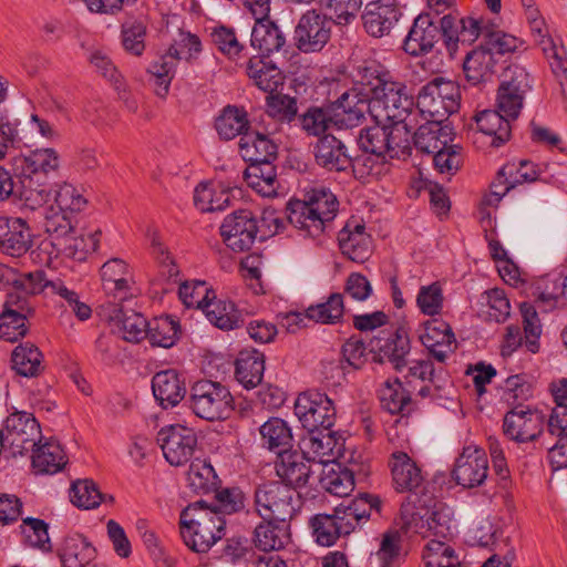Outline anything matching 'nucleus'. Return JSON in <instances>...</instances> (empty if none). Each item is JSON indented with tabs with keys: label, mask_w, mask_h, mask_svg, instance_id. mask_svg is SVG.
Segmentation results:
<instances>
[{
	"label": "nucleus",
	"mask_w": 567,
	"mask_h": 567,
	"mask_svg": "<svg viewBox=\"0 0 567 567\" xmlns=\"http://www.w3.org/2000/svg\"><path fill=\"white\" fill-rule=\"evenodd\" d=\"M338 206L337 197L329 189L312 187L303 198L288 203L287 218L300 235L317 238L337 216Z\"/></svg>",
	"instance_id": "2"
},
{
	"label": "nucleus",
	"mask_w": 567,
	"mask_h": 567,
	"mask_svg": "<svg viewBox=\"0 0 567 567\" xmlns=\"http://www.w3.org/2000/svg\"><path fill=\"white\" fill-rule=\"evenodd\" d=\"M437 34L439 28L431 14H419L404 40L403 49L413 56L427 53L433 49Z\"/></svg>",
	"instance_id": "28"
},
{
	"label": "nucleus",
	"mask_w": 567,
	"mask_h": 567,
	"mask_svg": "<svg viewBox=\"0 0 567 567\" xmlns=\"http://www.w3.org/2000/svg\"><path fill=\"white\" fill-rule=\"evenodd\" d=\"M60 166V157L54 148H39L33 151L30 156L22 154L13 155L8 167H2L6 174L14 176L25 175L39 178V174H49L56 172Z\"/></svg>",
	"instance_id": "21"
},
{
	"label": "nucleus",
	"mask_w": 567,
	"mask_h": 567,
	"mask_svg": "<svg viewBox=\"0 0 567 567\" xmlns=\"http://www.w3.org/2000/svg\"><path fill=\"white\" fill-rule=\"evenodd\" d=\"M544 422L545 417L540 411L517 404L505 414L503 432L514 442H533L543 433Z\"/></svg>",
	"instance_id": "13"
},
{
	"label": "nucleus",
	"mask_w": 567,
	"mask_h": 567,
	"mask_svg": "<svg viewBox=\"0 0 567 567\" xmlns=\"http://www.w3.org/2000/svg\"><path fill=\"white\" fill-rule=\"evenodd\" d=\"M12 198L22 202L31 210L42 207L52 198V189L34 176L6 174L2 172V200Z\"/></svg>",
	"instance_id": "12"
},
{
	"label": "nucleus",
	"mask_w": 567,
	"mask_h": 567,
	"mask_svg": "<svg viewBox=\"0 0 567 567\" xmlns=\"http://www.w3.org/2000/svg\"><path fill=\"white\" fill-rule=\"evenodd\" d=\"M246 72L258 89L269 94L284 84L282 72L276 65L259 58L249 59Z\"/></svg>",
	"instance_id": "44"
},
{
	"label": "nucleus",
	"mask_w": 567,
	"mask_h": 567,
	"mask_svg": "<svg viewBox=\"0 0 567 567\" xmlns=\"http://www.w3.org/2000/svg\"><path fill=\"white\" fill-rule=\"evenodd\" d=\"M424 567H460L454 549L443 540H429L422 550Z\"/></svg>",
	"instance_id": "59"
},
{
	"label": "nucleus",
	"mask_w": 567,
	"mask_h": 567,
	"mask_svg": "<svg viewBox=\"0 0 567 567\" xmlns=\"http://www.w3.org/2000/svg\"><path fill=\"white\" fill-rule=\"evenodd\" d=\"M290 542V523L262 519L255 527L254 543L264 551L279 550Z\"/></svg>",
	"instance_id": "39"
},
{
	"label": "nucleus",
	"mask_w": 567,
	"mask_h": 567,
	"mask_svg": "<svg viewBox=\"0 0 567 567\" xmlns=\"http://www.w3.org/2000/svg\"><path fill=\"white\" fill-rule=\"evenodd\" d=\"M152 391L163 409L174 408L185 398V380L174 369L163 370L154 374Z\"/></svg>",
	"instance_id": "27"
},
{
	"label": "nucleus",
	"mask_w": 567,
	"mask_h": 567,
	"mask_svg": "<svg viewBox=\"0 0 567 567\" xmlns=\"http://www.w3.org/2000/svg\"><path fill=\"white\" fill-rule=\"evenodd\" d=\"M372 120L375 123L404 126L405 133L412 135L419 124V111L404 82L394 80L381 90L377 99H372Z\"/></svg>",
	"instance_id": "4"
},
{
	"label": "nucleus",
	"mask_w": 567,
	"mask_h": 567,
	"mask_svg": "<svg viewBox=\"0 0 567 567\" xmlns=\"http://www.w3.org/2000/svg\"><path fill=\"white\" fill-rule=\"evenodd\" d=\"M496 60L492 48L481 45L467 53L463 70L465 73L466 81L471 85H478L487 82L494 74Z\"/></svg>",
	"instance_id": "35"
},
{
	"label": "nucleus",
	"mask_w": 567,
	"mask_h": 567,
	"mask_svg": "<svg viewBox=\"0 0 567 567\" xmlns=\"http://www.w3.org/2000/svg\"><path fill=\"white\" fill-rule=\"evenodd\" d=\"M344 313L343 295L331 293L324 302L311 305L306 310V317L317 323L334 324Z\"/></svg>",
	"instance_id": "55"
},
{
	"label": "nucleus",
	"mask_w": 567,
	"mask_h": 567,
	"mask_svg": "<svg viewBox=\"0 0 567 567\" xmlns=\"http://www.w3.org/2000/svg\"><path fill=\"white\" fill-rule=\"evenodd\" d=\"M312 535L316 542L326 547H330L343 536L333 514H317L310 519Z\"/></svg>",
	"instance_id": "63"
},
{
	"label": "nucleus",
	"mask_w": 567,
	"mask_h": 567,
	"mask_svg": "<svg viewBox=\"0 0 567 567\" xmlns=\"http://www.w3.org/2000/svg\"><path fill=\"white\" fill-rule=\"evenodd\" d=\"M371 349L378 352L380 360H389L396 370L405 364V357L410 352L409 338L401 331L378 337L371 341Z\"/></svg>",
	"instance_id": "38"
},
{
	"label": "nucleus",
	"mask_w": 567,
	"mask_h": 567,
	"mask_svg": "<svg viewBox=\"0 0 567 567\" xmlns=\"http://www.w3.org/2000/svg\"><path fill=\"white\" fill-rule=\"evenodd\" d=\"M360 148L377 158H400L411 152L412 135L405 133L404 126L375 123L360 132Z\"/></svg>",
	"instance_id": "5"
},
{
	"label": "nucleus",
	"mask_w": 567,
	"mask_h": 567,
	"mask_svg": "<svg viewBox=\"0 0 567 567\" xmlns=\"http://www.w3.org/2000/svg\"><path fill=\"white\" fill-rule=\"evenodd\" d=\"M533 295L537 301L545 307L551 309L555 307L560 297L567 299V275L564 279L557 275H547L539 278L535 282Z\"/></svg>",
	"instance_id": "54"
},
{
	"label": "nucleus",
	"mask_w": 567,
	"mask_h": 567,
	"mask_svg": "<svg viewBox=\"0 0 567 567\" xmlns=\"http://www.w3.org/2000/svg\"><path fill=\"white\" fill-rule=\"evenodd\" d=\"M254 504L256 513L262 519L290 523L300 508L296 491L280 482H268L255 489Z\"/></svg>",
	"instance_id": "6"
},
{
	"label": "nucleus",
	"mask_w": 567,
	"mask_h": 567,
	"mask_svg": "<svg viewBox=\"0 0 567 567\" xmlns=\"http://www.w3.org/2000/svg\"><path fill=\"white\" fill-rule=\"evenodd\" d=\"M32 447V468L35 474L53 475L64 468L68 463L62 445L55 440H40Z\"/></svg>",
	"instance_id": "29"
},
{
	"label": "nucleus",
	"mask_w": 567,
	"mask_h": 567,
	"mask_svg": "<svg viewBox=\"0 0 567 567\" xmlns=\"http://www.w3.org/2000/svg\"><path fill=\"white\" fill-rule=\"evenodd\" d=\"M261 444L269 451L279 454L290 450L292 442L291 429L280 417H270L260 427Z\"/></svg>",
	"instance_id": "46"
},
{
	"label": "nucleus",
	"mask_w": 567,
	"mask_h": 567,
	"mask_svg": "<svg viewBox=\"0 0 567 567\" xmlns=\"http://www.w3.org/2000/svg\"><path fill=\"white\" fill-rule=\"evenodd\" d=\"M354 484L353 470L339 464L324 471L320 477L321 487L339 497L348 496L353 491Z\"/></svg>",
	"instance_id": "56"
},
{
	"label": "nucleus",
	"mask_w": 567,
	"mask_h": 567,
	"mask_svg": "<svg viewBox=\"0 0 567 567\" xmlns=\"http://www.w3.org/2000/svg\"><path fill=\"white\" fill-rule=\"evenodd\" d=\"M103 288L114 297L124 295L128 290L131 275L126 262L120 258H112L101 267Z\"/></svg>",
	"instance_id": "48"
},
{
	"label": "nucleus",
	"mask_w": 567,
	"mask_h": 567,
	"mask_svg": "<svg viewBox=\"0 0 567 567\" xmlns=\"http://www.w3.org/2000/svg\"><path fill=\"white\" fill-rule=\"evenodd\" d=\"M412 142L423 153L435 154L452 142V131L442 122L429 120L412 132Z\"/></svg>",
	"instance_id": "32"
},
{
	"label": "nucleus",
	"mask_w": 567,
	"mask_h": 567,
	"mask_svg": "<svg viewBox=\"0 0 567 567\" xmlns=\"http://www.w3.org/2000/svg\"><path fill=\"white\" fill-rule=\"evenodd\" d=\"M295 414L309 433L330 431L336 421V408L327 394L307 391L298 395Z\"/></svg>",
	"instance_id": "9"
},
{
	"label": "nucleus",
	"mask_w": 567,
	"mask_h": 567,
	"mask_svg": "<svg viewBox=\"0 0 567 567\" xmlns=\"http://www.w3.org/2000/svg\"><path fill=\"white\" fill-rule=\"evenodd\" d=\"M265 355L256 349L241 350L235 362V378L247 390L254 389L262 381Z\"/></svg>",
	"instance_id": "34"
},
{
	"label": "nucleus",
	"mask_w": 567,
	"mask_h": 567,
	"mask_svg": "<svg viewBox=\"0 0 567 567\" xmlns=\"http://www.w3.org/2000/svg\"><path fill=\"white\" fill-rule=\"evenodd\" d=\"M529 31L534 43L540 48L547 59L553 73L564 72V68H567L566 50L551 37L545 19L532 22Z\"/></svg>",
	"instance_id": "31"
},
{
	"label": "nucleus",
	"mask_w": 567,
	"mask_h": 567,
	"mask_svg": "<svg viewBox=\"0 0 567 567\" xmlns=\"http://www.w3.org/2000/svg\"><path fill=\"white\" fill-rule=\"evenodd\" d=\"M313 154L316 163L330 172L347 171L352 163L346 144L331 134H324L317 141Z\"/></svg>",
	"instance_id": "26"
},
{
	"label": "nucleus",
	"mask_w": 567,
	"mask_h": 567,
	"mask_svg": "<svg viewBox=\"0 0 567 567\" xmlns=\"http://www.w3.org/2000/svg\"><path fill=\"white\" fill-rule=\"evenodd\" d=\"M164 457L173 466L186 464L197 446V436L193 429L182 424L163 427L157 433Z\"/></svg>",
	"instance_id": "14"
},
{
	"label": "nucleus",
	"mask_w": 567,
	"mask_h": 567,
	"mask_svg": "<svg viewBox=\"0 0 567 567\" xmlns=\"http://www.w3.org/2000/svg\"><path fill=\"white\" fill-rule=\"evenodd\" d=\"M100 231L74 236V231L66 235L62 240L52 241L59 252L75 260H84L90 252L97 249Z\"/></svg>",
	"instance_id": "47"
},
{
	"label": "nucleus",
	"mask_w": 567,
	"mask_h": 567,
	"mask_svg": "<svg viewBox=\"0 0 567 567\" xmlns=\"http://www.w3.org/2000/svg\"><path fill=\"white\" fill-rule=\"evenodd\" d=\"M310 466L298 452L286 451L278 454L276 473L282 481V485L296 491L307 484L310 476Z\"/></svg>",
	"instance_id": "33"
},
{
	"label": "nucleus",
	"mask_w": 567,
	"mask_h": 567,
	"mask_svg": "<svg viewBox=\"0 0 567 567\" xmlns=\"http://www.w3.org/2000/svg\"><path fill=\"white\" fill-rule=\"evenodd\" d=\"M440 25L443 41L450 53L457 50L460 42L471 44L484 32L482 20L472 17L458 18L451 13L441 18Z\"/></svg>",
	"instance_id": "22"
},
{
	"label": "nucleus",
	"mask_w": 567,
	"mask_h": 567,
	"mask_svg": "<svg viewBox=\"0 0 567 567\" xmlns=\"http://www.w3.org/2000/svg\"><path fill=\"white\" fill-rule=\"evenodd\" d=\"M239 153L249 164L272 162L277 158V145L264 134L245 133L239 140Z\"/></svg>",
	"instance_id": "37"
},
{
	"label": "nucleus",
	"mask_w": 567,
	"mask_h": 567,
	"mask_svg": "<svg viewBox=\"0 0 567 567\" xmlns=\"http://www.w3.org/2000/svg\"><path fill=\"white\" fill-rule=\"evenodd\" d=\"M332 25L333 21L327 14L307 11L295 29L297 48L305 53L321 51L330 40Z\"/></svg>",
	"instance_id": "15"
},
{
	"label": "nucleus",
	"mask_w": 567,
	"mask_h": 567,
	"mask_svg": "<svg viewBox=\"0 0 567 567\" xmlns=\"http://www.w3.org/2000/svg\"><path fill=\"white\" fill-rule=\"evenodd\" d=\"M45 286L43 271L18 274L12 266L2 264V340L17 342L28 333V316L32 312L29 297Z\"/></svg>",
	"instance_id": "1"
},
{
	"label": "nucleus",
	"mask_w": 567,
	"mask_h": 567,
	"mask_svg": "<svg viewBox=\"0 0 567 567\" xmlns=\"http://www.w3.org/2000/svg\"><path fill=\"white\" fill-rule=\"evenodd\" d=\"M421 342L439 362H444L455 349V336L449 323L433 319L424 324Z\"/></svg>",
	"instance_id": "25"
},
{
	"label": "nucleus",
	"mask_w": 567,
	"mask_h": 567,
	"mask_svg": "<svg viewBox=\"0 0 567 567\" xmlns=\"http://www.w3.org/2000/svg\"><path fill=\"white\" fill-rule=\"evenodd\" d=\"M332 121L339 128L358 126L368 113L372 117V99L353 87L344 92L331 106Z\"/></svg>",
	"instance_id": "19"
},
{
	"label": "nucleus",
	"mask_w": 567,
	"mask_h": 567,
	"mask_svg": "<svg viewBox=\"0 0 567 567\" xmlns=\"http://www.w3.org/2000/svg\"><path fill=\"white\" fill-rule=\"evenodd\" d=\"M247 185L262 197L278 195L279 182L272 162L249 164L245 171Z\"/></svg>",
	"instance_id": "40"
},
{
	"label": "nucleus",
	"mask_w": 567,
	"mask_h": 567,
	"mask_svg": "<svg viewBox=\"0 0 567 567\" xmlns=\"http://www.w3.org/2000/svg\"><path fill=\"white\" fill-rule=\"evenodd\" d=\"M174 70V58L171 55H161L150 64L147 72L157 96L165 97L168 93Z\"/></svg>",
	"instance_id": "62"
},
{
	"label": "nucleus",
	"mask_w": 567,
	"mask_h": 567,
	"mask_svg": "<svg viewBox=\"0 0 567 567\" xmlns=\"http://www.w3.org/2000/svg\"><path fill=\"white\" fill-rule=\"evenodd\" d=\"M512 121L498 109L484 110L475 115L478 131L488 136L491 138L489 144L495 147L503 145L509 140Z\"/></svg>",
	"instance_id": "36"
},
{
	"label": "nucleus",
	"mask_w": 567,
	"mask_h": 567,
	"mask_svg": "<svg viewBox=\"0 0 567 567\" xmlns=\"http://www.w3.org/2000/svg\"><path fill=\"white\" fill-rule=\"evenodd\" d=\"M379 399L382 409L391 414L402 413L411 402L410 393L398 379L383 382L379 389Z\"/></svg>",
	"instance_id": "57"
},
{
	"label": "nucleus",
	"mask_w": 567,
	"mask_h": 567,
	"mask_svg": "<svg viewBox=\"0 0 567 567\" xmlns=\"http://www.w3.org/2000/svg\"><path fill=\"white\" fill-rule=\"evenodd\" d=\"M396 0H378L367 4L362 14L365 31L374 37L388 35L401 17Z\"/></svg>",
	"instance_id": "23"
},
{
	"label": "nucleus",
	"mask_w": 567,
	"mask_h": 567,
	"mask_svg": "<svg viewBox=\"0 0 567 567\" xmlns=\"http://www.w3.org/2000/svg\"><path fill=\"white\" fill-rule=\"evenodd\" d=\"M532 90V78L525 68L509 65L503 75L496 95V107L515 121L524 106L526 94Z\"/></svg>",
	"instance_id": "11"
},
{
	"label": "nucleus",
	"mask_w": 567,
	"mask_h": 567,
	"mask_svg": "<svg viewBox=\"0 0 567 567\" xmlns=\"http://www.w3.org/2000/svg\"><path fill=\"white\" fill-rule=\"evenodd\" d=\"M249 122L243 107L228 105L223 109L215 121L218 135L226 141L247 133Z\"/></svg>",
	"instance_id": "49"
},
{
	"label": "nucleus",
	"mask_w": 567,
	"mask_h": 567,
	"mask_svg": "<svg viewBox=\"0 0 567 567\" xmlns=\"http://www.w3.org/2000/svg\"><path fill=\"white\" fill-rule=\"evenodd\" d=\"M394 80L389 71L382 70L373 63L358 69L357 82L361 85L359 91L367 94L369 99H377L381 94V90L383 91V87H388V84Z\"/></svg>",
	"instance_id": "53"
},
{
	"label": "nucleus",
	"mask_w": 567,
	"mask_h": 567,
	"mask_svg": "<svg viewBox=\"0 0 567 567\" xmlns=\"http://www.w3.org/2000/svg\"><path fill=\"white\" fill-rule=\"evenodd\" d=\"M187 481L195 493L206 494L215 489L218 477L209 462L196 458L189 465Z\"/></svg>",
	"instance_id": "58"
},
{
	"label": "nucleus",
	"mask_w": 567,
	"mask_h": 567,
	"mask_svg": "<svg viewBox=\"0 0 567 567\" xmlns=\"http://www.w3.org/2000/svg\"><path fill=\"white\" fill-rule=\"evenodd\" d=\"M148 322L146 318L133 310L123 311L117 316V327L127 342L138 343L147 338Z\"/></svg>",
	"instance_id": "61"
},
{
	"label": "nucleus",
	"mask_w": 567,
	"mask_h": 567,
	"mask_svg": "<svg viewBox=\"0 0 567 567\" xmlns=\"http://www.w3.org/2000/svg\"><path fill=\"white\" fill-rule=\"evenodd\" d=\"M202 310L208 321L221 330H233L241 323V316L235 305L230 301L216 299L215 293Z\"/></svg>",
	"instance_id": "45"
},
{
	"label": "nucleus",
	"mask_w": 567,
	"mask_h": 567,
	"mask_svg": "<svg viewBox=\"0 0 567 567\" xmlns=\"http://www.w3.org/2000/svg\"><path fill=\"white\" fill-rule=\"evenodd\" d=\"M481 305L485 308L488 320L504 322L511 313V303L502 289H491L481 296Z\"/></svg>",
	"instance_id": "64"
},
{
	"label": "nucleus",
	"mask_w": 567,
	"mask_h": 567,
	"mask_svg": "<svg viewBox=\"0 0 567 567\" xmlns=\"http://www.w3.org/2000/svg\"><path fill=\"white\" fill-rule=\"evenodd\" d=\"M189 408L200 419H226L234 410V398L228 388L219 382L199 380L189 392Z\"/></svg>",
	"instance_id": "7"
},
{
	"label": "nucleus",
	"mask_w": 567,
	"mask_h": 567,
	"mask_svg": "<svg viewBox=\"0 0 567 567\" xmlns=\"http://www.w3.org/2000/svg\"><path fill=\"white\" fill-rule=\"evenodd\" d=\"M433 495L422 489L421 493L409 494L401 505L398 525L405 535H420L426 538L427 515L431 513Z\"/></svg>",
	"instance_id": "17"
},
{
	"label": "nucleus",
	"mask_w": 567,
	"mask_h": 567,
	"mask_svg": "<svg viewBox=\"0 0 567 567\" xmlns=\"http://www.w3.org/2000/svg\"><path fill=\"white\" fill-rule=\"evenodd\" d=\"M95 548L82 535L65 537L59 550L63 567H86L95 558Z\"/></svg>",
	"instance_id": "42"
},
{
	"label": "nucleus",
	"mask_w": 567,
	"mask_h": 567,
	"mask_svg": "<svg viewBox=\"0 0 567 567\" xmlns=\"http://www.w3.org/2000/svg\"><path fill=\"white\" fill-rule=\"evenodd\" d=\"M40 434L37 420L27 412L11 413L2 424V456L6 458L23 455L35 445Z\"/></svg>",
	"instance_id": "10"
},
{
	"label": "nucleus",
	"mask_w": 567,
	"mask_h": 567,
	"mask_svg": "<svg viewBox=\"0 0 567 567\" xmlns=\"http://www.w3.org/2000/svg\"><path fill=\"white\" fill-rule=\"evenodd\" d=\"M11 368L18 375L37 378L44 370L43 354L31 342L20 343L11 353Z\"/></svg>",
	"instance_id": "41"
},
{
	"label": "nucleus",
	"mask_w": 567,
	"mask_h": 567,
	"mask_svg": "<svg viewBox=\"0 0 567 567\" xmlns=\"http://www.w3.org/2000/svg\"><path fill=\"white\" fill-rule=\"evenodd\" d=\"M8 230L2 234V254L11 257L24 255L31 244V235L22 218L7 220Z\"/></svg>",
	"instance_id": "50"
},
{
	"label": "nucleus",
	"mask_w": 567,
	"mask_h": 567,
	"mask_svg": "<svg viewBox=\"0 0 567 567\" xmlns=\"http://www.w3.org/2000/svg\"><path fill=\"white\" fill-rule=\"evenodd\" d=\"M257 233L256 217L248 209H239L229 214L220 226L224 243L235 252L249 250L255 243Z\"/></svg>",
	"instance_id": "16"
},
{
	"label": "nucleus",
	"mask_w": 567,
	"mask_h": 567,
	"mask_svg": "<svg viewBox=\"0 0 567 567\" xmlns=\"http://www.w3.org/2000/svg\"><path fill=\"white\" fill-rule=\"evenodd\" d=\"M341 252L350 260L364 262L371 255V238L363 224L348 223L338 234Z\"/></svg>",
	"instance_id": "30"
},
{
	"label": "nucleus",
	"mask_w": 567,
	"mask_h": 567,
	"mask_svg": "<svg viewBox=\"0 0 567 567\" xmlns=\"http://www.w3.org/2000/svg\"><path fill=\"white\" fill-rule=\"evenodd\" d=\"M380 509V499L377 496L362 494L348 505L334 508L333 516L343 536L351 534L355 528L367 523L371 512Z\"/></svg>",
	"instance_id": "24"
},
{
	"label": "nucleus",
	"mask_w": 567,
	"mask_h": 567,
	"mask_svg": "<svg viewBox=\"0 0 567 567\" xmlns=\"http://www.w3.org/2000/svg\"><path fill=\"white\" fill-rule=\"evenodd\" d=\"M230 200V194L220 185L200 183L194 192V204L204 213L224 210Z\"/></svg>",
	"instance_id": "52"
},
{
	"label": "nucleus",
	"mask_w": 567,
	"mask_h": 567,
	"mask_svg": "<svg viewBox=\"0 0 567 567\" xmlns=\"http://www.w3.org/2000/svg\"><path fill=\"white\" fill-rule=\"evenodd\" d=\"M179 326L171 317L154 318L148 322L147 339L153 347L171 348L178 339Z\"/></svg>",
	"instance_id": "60"
},
{
	"label": "nucleus",
	"mask_w": 567,
	"mask_h": 567,
	"mask_svg": "<svg viewBox=\"0 0 567 567\" xmlns=\"http://www.w3.org/2000/svg\"><path fill=\"white\" fill-rule=\"evenodd\" d=\"M460 87L455 82L435 78L421 87L417 94L419 115L443 122L460 107Z\"/></svg>",
	"instance_id": "8"
},
{
	"label": "nucleus",
	"mask_w": 567,
	"mask_h": 567,
	"mask_svg": "<svg viewBox=\"0 0 567 567\" xmlns=\"http://www.w3.org/2000/svg\"><path fill=\"white\" fill-rule=\"evenodd\" d=\"M286 43V38L278 25L271 20L255 22L251 30L250 44L262 55L279 52Z\"/></svg>",
	"instance_id": "43"
},
{
	"label": "nucleus",
	"mask_w": 567,
	"mask_h": 567,
	"mask_svg": "<svg viewBox=\"0 0 567 567\" xmlns=\"http://www.w3.org/2000/svg\"><path fill=\"white\" fill-rule=\"evenodd\" d=\"M487 473L488 461L485 451L476 445H467L456 458L452 476L458 485L473 488L485 482Z\"/></svg>",
	"instance_id": "18"
},
{
	"label": "nucleus",
	"mask_w": 567,
	"mask_h": 567,
	"mask_svg": "<svg viewBox=\"0 0 567 567\" xmlns=\"http://www.w3.org/2000/svg\"><path fill=\"white\" fill-rule=\"evenodd\" d=\"M388 466L396 492L421 493L425 477L420 465L408 453L403 451L392 452L389 456Z\"/></svg>",
	"instance_id": "20"
},
{
	"label": "nucleus",
	"mask_w": 567,
	"mask_h": 567,
	"mask_svg": "<svg viewBox=\"0 0 567 567\" xmlns=\"http://www.w3.org/2000/svg\"><path fill=\"white\" fill-rule=\"evenodd\" d=\"M426 538L434 537L431 540L447 539L453 535V511L446 504L436 501L434 497L431 504V513L426 516Z\"/></svg>",
	"instance_id": "51"
},
{
	"label": "nucleus",
	"mask_w": 567,
	"mask_h": 567,
	"mask_svg": "<svg viewBox=\"0 0 567 567\" xmlns=\"http://www.w3.org/2000/svg\"><path fill=\"white\" fill-rule=\"evenodd\" d=\"M224 516L204 501L185 507L179 516V532L185 545L195 553H207L225 535Z\"/></svg>",
	"instance_id": "3"
}]
</instances>
